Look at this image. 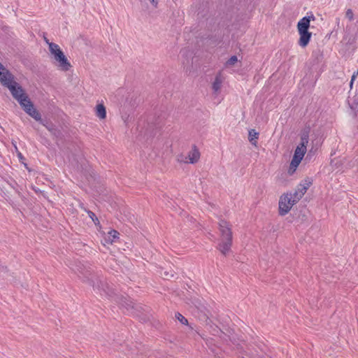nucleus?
Returning <instances> with one entry per match:
<instances>
[{"mask_svg":"<svg viewBox=\"0 0 358 358\" xmlns=\"http://www.w3.org/2000/svg\"><path fill=\"white\" fill-rule=\"evenodd\" d=\"M220 232V242L217 250L224 255H227L230 252L233 241L231 225L224 220H220L218 222Z\"/></svg>","mask_w":358,"mask_h":358,"instance_id":"nucleus-1","label":"nucleus"},{"mask_svg":"<svg viewBox=\"0 0 358 358\" xmlns=\"http://www.w3.org/2000/svg\"><path fill=\"white\" fill-rule=\"evenodd\" d=\"M0 82L3 86L8 88L13 97L18 103L20 100L27 98V94L24 92L22 86L14 80V76L9 71L0 73Z\"/></svg>","mask_w":358,"mask_h":358,"instance_id":"nucleus-2","label":"nucleus"},{"mask_svg":"<svg viewBox=\"0 0 358 358\" xmlns=\"http://www.w3.org/2000/svg\"><path fill=\"white\" fill-rule=\"evenodd\" d=\"M315 16L311 15L303 17L297 24V29L300 38L299 45L303 48L306 47L310 40L312 34L308 31L310 20H315Z\"/></svg>","mask_w":358,"mask_h":358,"instance_id":"nucleus-3","label":"nucleus"},{"mask_svg":"<svg viewBox=\"0 0 358 358\" xmlns=\"http://www.w3.org/2000/svg\"><path fill=\"white\" fill-rule=\"evenodd\" d=\"M49 50L53 55L58 68L64 71H69L71 65L59 45L56 43H49Z\"/></svg>","mask_w":358,"mask_h":358,"instance_id":"nucleus-4","label":"nucleus"},{"mask_svg":"<svg viewBox=\"0 0 358 358\" xmlns=\"http://www.w3.org/2000/svg\"><path fill=\"white\" fill-rule=\"evenodd\" d=\"M289 194H282L279 201V214L285 215L289 213L292 207L296 203Z\"/></svg>","mask_w":358,"mask_h":358,"instance_id":"nucleus-5","label":"nucleus"},{"mask_svg":"<svg viewBox=\"0 0 358 358\" xmlns=\"http://www.w3.org/2000/svg\"><path fill=\"white\" fill-rule=\"evenodd\" d=\"M311 184L312 182L310 180H305L302 183L297 186L293 194H289L292 199H294V201L298 202L305 194Z\"/></svg>","mask_w":358,"mask_h":358,"instance_id":"nucleus-6","label":"nucleus"},{"mask_svg":"<svg viewBox=\"0 0 358 358\" xmlns=\"http://www.w3.org/2000/svg\"><path fill=\"white\" fill-rule=\"evenodd\" d=\"M200 157V152L196 145H193L192 150L189 152L187 155V158L189 159V163L194 164L198 162Z\"/></svg>","mask_w":358,"mask_h":358,"instance_id":"nucleus-7","label":"nucleus"},{"mask_svg":"<svg viewBox=\"0 0 358 358\" xmlns=\"http://www.w3.org/2000/svg\"><path fill=\"white\" fill-rule=\"evenodd\" d=\"M19 103L27 113H29V111L34 107L33 103L30 101L28 96L22 100H20Z\"/></svg>","mask_w":358,"mask_h":358,"instance_id":"nucleus-8","label":"nucleus"},{"mask_svg":"<svg viewBox=\"0 0 358 358\" xmlns=\"http://www.w3.org/2000/svg\"><path fill=\"white\" fill-rule=\"evenodd\" d=\"M96 116L103 120V119H105L106 117V108L105 106L100 103V104H98L96 107Z\"/></svg>","mask_w":358,"mask_h":358,"instance_id":"nucleus-9","label":"nucleus"},{"mask_svg":"<svg viewBox=\"0 0 358 358\" xmlns=\"http://www.w3.org/2000/svg\"><path fill=\"white\" fill-rule=\"evenodd\" d=\"M259 133L257 132L255 129H250L248 134V139L252 145L257 146L258 139Z\"/></svg>","mask_w":358,"mask_h":358,"instance_id":"nucleus-10","label":"nucleus"},{"mask_svg":"<svg viewBox=\"0 0 358 358\" xmlns=\"http://www.w3.org/2000/svg\"><path fill=\"white\" fill-rule=\"evenodd\" d=\"M222 80L220 76H217L212 85V88L215 92H218L221 88Z\"/></svg>","mask_w":358,"mask_h":358,"instance_id":"nucleus-11","label":"nucleus"},{"mask_svg":"<svg viewBox=\"0 0 358 358\" xmlns=\"http://www.w3.org/2000/svg\"><path fill=\"white\" fill-rule=\"evenodd\" d=\"M306 152V148L301 147L298 145L294 151V154L293 157H297L298 159L302 160L305 153Z\"/></svg>","mask_w":358,"mask_h":358,"instance_id":"nucleus-12","label":"nucleus"},{"mask_svg":"<svg viewBox=\"0 0 358 358\" xmlns=\"http://www.w3.org/2000/svg\"><path fill=\"white\" fill-rule=\"evenodd\" d=\"M29 115H30L31 117H33L36 121H41V115L40 113L34 107L33 109H31L29 113H27Z\"/></svg>","mask_w":358,"mask_h":358,"instance_id":"nucleus-13","label":"nucleus"},{"mask_svg":"<svg viewBox=\"0 0 358 358\" xmlns=\"http://www.w3.org/2000/svg\"><path fill=\"white\" fill-rule=\"evenodd\" d=\"M55 138L57 143L58 144V140L62 138V133L57 127L50 133Z\"/></svg>","mask_w":358,"mask_h":358,"instance_id":"nucleus-14","label":"nucleus"},{"mask_svg":"<svg viewBox=\"0 0 358 358\" xmlns=\"http://www.w3.org/2000/svg\"><path fill=\"white\" fill-rule=\"evenodd\" d=\"M176 318L182 324L188 325V320L180 313H176Z\"/></svg>","mask_w":358,"mask_h":358,"instance_id":"nucleus-15","label":"nucleus"},{"mask_svg":"<svg viewBox=\"0 0 358 358\" xmlns=\"http://www.w3.org/2000/svg\"><path fill=\"white\" fill-rule=\"evenodd\" d=\"M308 143V135L303 134L301 137V143L299 145L306 148Z\"/></svg>","mask_w":358,"mask_h":358,"instance_id":"nucleus-16","label":"nucleus"},{"mask_svg":"<svg viewBox=\"0 0 358 358\" xmlns=\"http://www.w3.org/2000/svg\"><path fill=\"white\" fill-rule=\"evenodd\" d=\"M301 162V159H298L297 157H293L290 163L291 168H296Z\"/></svg>","mask_w":358,"mask_h":358,"instance_id":"nucleus-17","label":"nucleus"},{"mask_svg":"<svg viewBox=\"0 0 358 358\" xmlns=\"http://www.w3.org/2000/svg\"><path fill=\"white\" fill-rule=\"evenodd\" d=\"M87 214H88L89 217L92 220V221L94 222L95 225L99 224V221L98 218L96 217V215L93 212H92L90 210H87Z\"/></svg>","mask_w":358,"mask_h":358,"instance_id":"nucleus-18","label":"nucleus"},{"mask_svg":"<svg viewBox=\"0 0 358 358\" xmlns=\"http://www.w3.org/2000/svg\"><path fill=\"white\" fill-rule=\"evenodd\" d=\"M164 278L169 280L170 278L175 277V273L173 271H165L164 273H162Z\"/></svg>","mask_w":358,"mask_h":358,"instance_id":"nucleus-19","label":"nucleus"},{"mask_svg":"<svg viewBox=\"0 0 358 358\" xmlns=\"http://www.w3.org/2000/svg\"><path fill=\"white\" fill-rule=\"evenodd\" d=\"M41 122L43 124V126L45 127V128L51 133L52 131V130L56 127V126H55L54 124H52V123H45L43 122L42 120L41 121Z\"/></svg>","mask_w":358,"mask_h":358,"instance_id":"nucleus-20","label":"nucleus"},{"mask_svg":"<svg viewBox=\"0 0 358 358\" xmlns=\"http://www.w3.org/2000/svg\"><path fill=\"white\" fill-rule=\"evenodd\" d=\"M177 159L179 162L182 163H189V159L187 158V155H184L182 154L178 156Z\"/></svg>","mask_w":358,"mask_h":358,"instance_id":"nucleus-21","label":"nucleus"},{"mask_svg":"<svg viewBox=\"0 0 358 358\" xmlns=\"http://www.w3.org/2000/svg\"><path fill=\"white\" fill-rule=\"evenodd\" d=\"M345 17L350 20L352 21L354 19V14L352 9L349 8L346 10Z\"/></svg>","mask_w":358,"mask_h":358,"instance_id":"nucleus-22","label":"nucleus"},{"mask_svg":"<svg viewBox=\"0 0 358 358\" xmlns=\"http://www.w3.org/2000/svg\"><path fill=\"white\" fill-rule=\"evenodd\" d=\"M238 58L236 56H232L231 57L229 60L227 61V64L229 66H233L235 64L236 62H237Z\"/></svg>","mask_w":358,"mask_h":358,"instance_id":"nucleus-23","label":"nucleus"},{"mask_svg":"<svg viewBox=\"0 0 358 358\" xmlns=\"http://www.w3.org/2000/svg\"><path fill=\"white\" fill-rule=\"evenodd\" d=\"M108 234L110 235L108 237L109 239L110 238V236L113 237L110 242H113L114 238H118L119 233L115 230H111Z\"/></svg>","mask_w":358,"mask_h":358,"instance_id":"nucleus-24","label":"nucleus"},{"mask_svg":"<svg viewBox=\"0 0 358 358\" xmlns=\"http://www.w3.org/2000/svg\"><path fill=\"white\" fill-rule=\"evenodd\" d=\"M358 75V71H357V73H354L352 78H351V80H350V87H352V83L356 78V76Z\"/></svg>","mask_w":358,"mask_h":358,"instance_id":"nucleus-25","label":"nucleus"},{"mask_svg":"<svg viewBox=\"0 0 358 358\" xmlns=\"http://www.w3.org/2000/svg\"><path fill=\"white\" fill-rule=\"evenodd\" d=\"M150 1L153 6H155V8L157 6L158 0H150Z\"/></svg>","mask_w":358,"mask_h":358,"instance_id":"nucleus-26","label":"nucleus"},{"mask_svg":"<svg viewBox=\"0 0 358 358\" xmlns=\"http://www.w3.org/2000/svg\"><path fill=\"white\" fill-rule=\"evenodd\" d=\"M87 282L91 285L93 287H95V284H94V280H91V279H87Z\"/></svg>","mask_w":358,"mask_h":358,"instance_id":"nucleus-27","label":"nucleus"},{"mask_svg":"<svg viewBox=\"0 0 358 358\" xmlns=\"http://www.w3.org/2000/svg\"><path fill=\"white\" fill-rule=\"evenodd\" d=\"M8 71L4 66L0 63V73H3V71Z\"/></svg>","mask_w":358,"mask_h":358,"instance_id":"nucleus-28","label":"nucleus"},{"mask_svg":"<svg viewBox=\"0 0 358 358\" xmlns=\"http://www.w3.org/2000/svg\"><path fill=\"white\" fill-rule=\"evenodd\" d=\"M128 307H127V309H129V307L133 308V306L131 304H127Z\"/></svg>","mask_w":358,"mask_h":358,"instance_id":"nucleus-29","label":"nucleus"},{"mask_svg":"<svg viewBox=\"0 0 358 358\" xmlns=\"http://www.w3.org/2000/svg\"><path fill=\"white\" fill-rule=\"evenodd\" d=\"M213 330L215 331H218L220 329H218V327H216V328L214 329Z\"/></svg>","mask_w":358,"mask_h":358,"instance_id":"nucleus-30","label":"nucleus"},{"mask_svg":"<svg viewBox=\"0 0 358 358\" xmlns=\"http://www.w3.org/2000/svg\"><path fill=\"white\" fill-rule=\"evenodd\" d=\"M18 156H19V158L22 157V154H21V153H19V154H18Z\"/></svg>","mask_w":358,"mask_h":358,"instance_id":"nucleus-31","label":"nucleus"},{"mask_svg":"<svg viewBox=\"0 0 358 358\" xmlns=\"http://www.w3.org/2000/svg\"><path fill=\"white\" fill-rule=\"evenodd\" d=\"M106 292L107 293L108 295L110 296V294L108 292L106 291Z\"/></svg>","mask_w":358,"mask_h":358,"instance_id":"nucleus-32","label":"nucleus"},{"mask_svg":"<svg viewBox=\"0 0 358 358\" xmlns=\"http://www.w3.org/2000/svg\"><path fill=\"white\" fill-rule=\"evenodd\" d=\"M139 358H143V357H139Z\"/></svg>","mask_w":358,"mask_h":358,"instance_id":"nucleus-33","label":"nucleus"}]
</instances>
